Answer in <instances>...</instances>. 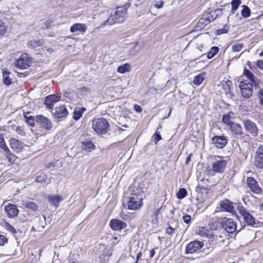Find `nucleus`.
<instances>
[{
	"mask_svg": "<svg viewBox=\"0 0 263 263\" xmlns=\"http://www.w3.org/2000/svg\"><path fill=\"white\" fill-rule=\"evenodd\" d=\"M130 195L128 198L127 205L130 210H138L143 205L141 191L135 186H132L128 190Z\"/></svg>",
	"mask_w": 263,
	"mask_h": 263,
	"instance_id": "f257e3e1",
	"label": "nucleus"
},
{
	"mask_svg": "<svg viewBox=\"0 0 263 263\" xmlns=\"http://www.w3.org/2000/svg\"><path fill=\"white\" fill-rule=\"evenodd\" d=\"M228 164V160L221 156H215L212 161V168L208 171V174L214 176L216 173L222 174Z\"/></svg>",
	"mask_w": 263,
	"mask_h": 263,
	"instance_id": "f03ea898",
	"label": "nucleus"
},
{
	"mask_svg": "<svg viewBox=\"0 0 263 263\" xmlns=\"http://www.w3.org/2000/svg\"><path fill=\"white\" fill-rule=\"evenodd\" d=\"M127 8L126 5L117 8L114 15L110 16L104 22V25H111L115 23L123 22L126 15Z\"/></svg>",
	"mask_w": 263,
	"mask_h": 263,
	"instance_id": "7ed1b4c3",
	"label": "nucleus"
},
{
	"mask_svg": "<svg viewBox=\"0 0 263 263\" xmlns=\"http://www.w3.org/2000/svg\"><path fill=\"white\" fill-rule=\"evenodd\" d=\"M92 127L98 134H105L109 130L108 121L102 118L94 119L92 122Z\"/></svg>",
	"mask_w": 263,
	"mask_h": 263,
	"instance_id": "20e7f679",
	"label": "nucleus"
},
{
	"mask_svg": "<svg viewBox=\"0 0 263 263\" xmlns=\"http://www.w3.org/2000/svg\"><path fill=\"white\" fill-rule=\"evenodd\" d=\"M239 213L243 217L245 222L248 225L254 226L256 221L255 218L242 206L238 207Z\"/></svg>",
	"mask_w": 263,
	"mask_h": 263,
	"instance_id": "39448f33",
	"label": "nucleus"
},
{
	"mask_svg": "<svg viewBox=\"0 0 263 263\" xmlns=\"http://www.w3.org/2000/svg\"><path fill=\"white\" fill-rule=\"evenodd\" d=\"M203 247V242L195 240L189 243L186 247V253L193 254L197 252Z\"/></svg>",
	"mask_w": 263,
	"mask_h": 263,
	"instance_id": "423d86ee",
	"label": "nucleus"
},
{
	"mask_svg": "<svg viewBox=\"0 0 263 263\" xmlns=\"http://www.w3.org/2000/svg\"><path fill=\"white\" fill-rule=\"evenodd\" d=\"M221 224L226 231L229 233H232L236 230V223L233 219L224 218Z\"/></svg>",
	"mask_w": 263,
	"mask_h": 263,
	"instance_id": "0eeeda50",
	"label": "nucleus"
},
{
	"mask_svg": "<svg viewBox=\"0 0 263 263\" xmlns=\"http://www.w3.org/2000/svg\"><path fill=\"white\" fill-rule=\"evenodd\" d=\"M36 122L40 126L46 130H49L52 128L51 121L43 115H37L36 117Z\"/></svg>",
	"mask_w": 263,
	"mask_h": 263,
	"instance_id": "6e6552de",
	"label": "nucleus"
},
{
	"mask_svg": "<svg viewBox=\"0 0 263 263\" xmlns=\"http://www.w3.org/2000/svg\"><path fill=\"white\" fill-rule=\"evenodd\" d=\"M9 145L11 148L16 153L22 152L26 146L23 142L14 138H11L9 139Z\"/></svg>",
	"mask_w": 263,
	"mask_h": 263,
	"instance_id": "1a4fd4ad",
	"label": "nucleus"
},
{
	"mask_svg": "<svg viewBox=\"0 0 263 263\" xmlns=\"http://www.w3.org/2000/svg\"><path fill=\"white\" fill-rule=\"evenodd\" d=\"M243 125L246 131L249 132L253 136H256L258 134V128L256 124L250 120L246 119L243 121Z\"/></svg>",
	"mask_w": 263,
	"mask_h": 263,
	"instance_id": "9d476101",
	"label": "nucleus"
},
{
	"mask_svg": "<svg viewBox=\"0 0 263 263\" xmlns=\"http://www.w3.org/2000/svg\"><path fill=\"white\" fill-rule=\"evenodd\" d=\"M254 165L258 168H263V145H260L254 158Z\"/></svg>",
	"mask_w": 263,
	"mask_h": 263,
	"instance_id": "9b49d317",
	"label": "nucleus"
},
{
	"mask_svg": "<svg viewBox=\"0 0 263 263\" xmlns=\"http://www.w3.org/2000/svg\"><path fill=\"white\" fill-rule=\"evenodd\" d=\"M30 59L27 54H22L17 60L16 66L20 69H26L29 66Z\"/></svg>",
	"mask_w": 263,
	"mask_h": 263,
	"instance_id": "f8f14e48",
	"label": "nucleus"
},
{
	"mask_svg": "<svg viewBox=\"0 0 263 263\" xmlns=\"http://www.w3.org/2000/svg\"><path fill=\"white\" fill-rule=\"evenodd\" d=\"M109 226L114 231H120L126 228L127 224L121 220L113 219L110 221Z\"/></svg>",
	"mask_w": 263,
	"mask_h": 263,
	"instance_id": "ddd939ff",
	"label": "nucleus"
},
{
	"mask_svg": "<svg viewBox=\"0 0 263 263\" xmlns=\"http://www.w3.org/2000/svg\"><path fill=\"white\" fill-rule=\"evenodd\" d=\"M219 208L221 211L232 213L234 210L233 203L228 199H223L219 202Z\"/></svg>",
	"mask_w": 263,
	"mask_h": 263,
	"instance_id": "4468645a",
	"label": "nucleus"
},
{
	"mask_svg": "<svg viewBox=\"0 0 263 263\" xmlns=\"http://www.w3.org/2000/svg\"><path fill=\"white\" fill-rule=\"evenodd\" d=\"M247 183L252 192L255 194H260L261 192V189L253 177H248L247 180Z\"/></svg>",
	"mask_w": 263,
	"mask_h": 263,
	"instance_id": "2eb2a0df",
	"label": "nucleus"
},
{
	"mask_svg": "<svg viewBox=\"0 0 263 263\" xmlns=\"http://www.w3.org/2000/svg\"><path fill=\"white\" fill-rule=\"evenodd\" d=\"M60 100V99L59 97L55 95H48L45 98L44 103L48 109L53 110L54 104Z\"/></svg>",
	"mask_w": 263,
	"mask_h": 263,
	"instance_id": "dca6fc26",
	"label": "nucleus"
},
{
	"mask_svg": "<svg viewBox=\"0 0 263 263\" xmlns=\"http://www.w3.org/2000/svg\"><path fill=\"white\" fill-rule=\"evenodd\" d=\"M212 142L217 148H222L227 145L228 140L223 136H214L212 139Z\"/></svg>",
	"mask_w": 263,
	"mask_h": 263,
	"instance_id": "f3484780",
	"label": "nucleus"
},
{
	"mask_svg": "<svg viewBox=\"0 0 263 263\" xmlns=\"http://www.w3.org/2000/svg\"><path fill=\"white\" fill-rule=\"evenodd\" d=\"M5 211L10 218L17 216L19 212L16 205L11 203H9L5 206Z\"/></svg>",
	"mask_w": 263,
	"mask_h": 263,
	"instance_id": "a211bd4d",
	"label": "nucleus"
},
{
	"mask_svg": "<svg viewBox=\"0 0 263 263\" xmlns=\"http://www.w3.org/2000/svg\"><path fill=\"white\" fill-rule=\"evenodd\" d=\"M48 202L55 208L59 206V203L64 200V198L59 195H48L47 196Z\"/></svg>",
	"mask_w": 263,
	"mask_h": 263,
	"instance_id": "6ab92c4d",
	"label": "nucleus"
},
{
	"mask_svg": "<svg viewBox=\"0 0 263 263\" xmlns=\"http://www.w3.org/2000/svg\"><path fill=\"white\" fill-rule=\"evenodd\" d=\"M68 114V111L65 106L61 105L55 108V111L54 114L56 118H65Z\"/></svg>",
	"mask_w": 263,
	"mask_h": 263,
	"instance_id": "aec40b11",
	"label": "nucleus"
},
{
	"mask_svg": "<svg viewBox=\"0 0 263 263\" xmlns=\"http://www.w3.org/2000/svg\"><path fill=\"white\" fill-rule=\"evenodd\" d=\"M87 30V26L85 24L76 23L70 27V31L72 33L78 31L84 33Z\"/></svg>",
	"mask_w": 263,
	"mask_h": 263,
	"instance_id": "412c9836",
	"label": "nucleus"
},
{
	"mask_svg": "<svg viewBox=\"0 0 263 263\" xmlns=\"http://www.w3.org/2000/svg\"><path fill=\"white\" fill-rule=\"evenodd\" d=\"M231 133L235 136H240L243 134L242 128L241 125L238 123H234L229 127Z\"/></svg>",
	"mask_w": 263,
	"mask_h": 263,
	"instance_id": "4be33fe9",
	"label": "nucleus"
},
{
	"mask_svg": "<svg viewBox=\"0 0 263 263\" xmlns=\"http://www.w3.org/2000/svg\"><path fill=\"white\" fill-rule=\"evenodd\" d=\"M95 148V146L90 140H86L82 143V148L87 152H90Z\"/></svg>",
	"mask_w": 263,
	"mask_h": 263,
	"instance_id": "5701e85b",
	"label": "nucleus"
},
{
	"mask_svg": "<svg viewBox=\"0 0 263 263\" xmlns=\"http://www.w3.org/2000/svg\"><path fill=\"white\" fill-rule=\"evenodd\" d=\"M86 108L84 107H76L73 111V119L76 121L79 120L82 116L83 112L86 111Z\"/></svg>",
	"mask_w": 263,
	"mask_h": 263,
	"instance_id": "b1692460",
	"label": "nucleus"
},
{
	"mask_svg": "<svg viewBox=\"0 0 263 263\" xmlns=\"http://www.w3.org/2000/svg\"><path fill=\"white\" fill-rule=\"evenodd\" d=\"M243 74L254 85V87L257 86L256 82L254 79V75L248 69L245 68L243 71Z\"/></svg>",
	"mask_w": 263,
	"mask_h": 263,
	"instance_id": "393cba45",
	"label": "nucleus"
},
{
	"mask_svg": "<svg viewBox=\"0 0 263 263\" xmlns=\"http://www.w3.org/2000/svg\"><path fill=\"white\" fill-rule=\"evenodd\" d=\"M205 73H199L194 77L193 83L196 85H200L205 79Z\"/></svg>",
	"mask_w": 263,
	"mask_h": 263,
	"instance_id": "a878e982",
	"label": "nucleus"
},
{
	"mask_svg": "<svg viewBox=\"0 0 263 263\" xmlns=\"http://www.w3.org/2000/svg\"><path fill=\"white\" fill-rule=\"evenodd\" d=\"M10 74V72L4 71L3 72V83L7 86H9L12 83V79L10 78L9 75Z\"/></svg>",
	"mask_w": 263,
	"mask_h": 263,
	"instance_id": "bb28decb",
	"label": "nucleus"
},
{
	"mask_svg": "<svg viewBox=\"0 0 263 263\" xmlns=\"http://www.w3.org/2000/svg\"><path fill=\"white\" fill-rule=\"evenodd\" d=\"M35 181L39 183H44L45 184H48V178L47 175L44 173H41L38 174L35 178Z\"/></svg>",
	"mask_w": 263,
	"mask_h": 263,
	"instance_id": "cd10ccee",
	"label": "nucleus"
},
{
	"mask_svg": "<svg viewBox=\"0 0 263 263\" xmlns=\"http://www.w3.org/2000/svg\"><path fill=\"white\" fill-rule=\"evenodd\" d=\"M252 87L250 86L247 88H243L241 89V92L242 96L245 98H249L252 95Z\"/></svg>",
	"mask_w": 263,
	"mask_h": 263,
	"instance_id": "c85d7f7f",
	"label": "nucleus"
},
{
	"mask_svg": "<svg viewBox=\"0 0 263 263\" xmlns=\"http://www.w3.org/2000/svg\"><path fill=\"white\" fill-rule=\"evenodd\" d=\"M231 114H233V113L229 112L228 114L224 115L222 117L223 123L227 124V126H229V127L231 125V124L234 123L231 120Z\"/></svg>",
	"mask_w": 263,
	"mask_h": 263,
	"instance_id": "c756f323",
	"label": "nucleus"
},
{
	"mask_svg": "<svg viewBox=\"0 0 263 263\" xmlns=\"http://www.w3.org/2000/svg\"><path fill=\"white\" fill-rule=\"evenodd\" d=\"M42 44L43 42L41 40H33L28 43V46L31 48H35L42 45Z\"/></svg>",
	"mask_w": 263,
	"mask_h": 263,
	"instance_id": "7c9ffc66",
	"label": "nucleus"
},
{
	"mask_svg": "<svg viewBox=\"0 0 263 263\" xmlns=\"http://www.w3.org/2000/svg\"><path fill=\"white\" fill-rule=\"evenodd\" d=\"M3 150L5 152L7 158L9 162H13L15 160V156L11 152L8 147Z\"/></svg>",
	"mask_w": 263,
	"mask_h": 263,
	"instance_id": "2f4dec72",
	"label": "nucleus"
},
{
	"mask_svg": "<svg viewBox=\"0 0 263 263\" xmlns=\"http://www.w3.org/2000/svg\"><path fill=\"white\" fill-rule=\"evenodd\" d=\"M219 48L216 46L212 47L207 54V58L211 59L213 58L218 52Z\"/></svg>",
	"mask_w": 263,
	"mask_h": 263,
	"instance_id": "473e14b6",
	"label": "nucleus"
},
{
	"mask_svg": "<svg viewBox=\"0 0 263 263\" xmlns=\"http://www.w3.org/2000/svg\"><path fill=\"white\" fill-rule=\"evenodd\" d=\"M130 70V65L128 64H125L122 65H120L117 69V72L120 73H124Z\"/></svg>",
	"mask_w": 263,
	"mask_h": 263,
	"instance_id": "72a5a7b5",
	"label": "nucleus"
},
{
	"mask_svg": "<svg viewBox=\"0 0 263 263\" xmlns=\"http://www.w3.org/2000/svg\"><path fill=\"white\" fill-rule=\"evenodd\" d=\"M242 8H243L241 11V14L242 17L244 18H247L249 17L250 16L251 13L249 8L246 5H243Z\"/></svg>",
	"mask_w": 263,
	"mask_h": 263,
	"instance_id": "f704fd0d",
	"label": "nucleus"
},
{
	"mask_svg": "<svg viewBox=\"0 0 263 263\" xmlns=\"http://www.w3.org/2000/svg\"><path fill=\"white\" fill-rule=\"evenodd\" d=\"M241 4V0H232L231 2L232 9L231 12L234 13Z\"/></svg>",
	"mask_w": 263,
	"mask_h": 263,
	"instance_id": "c9c22d12",
	"label": "nucleus"
},
{
	"mask_svg": "<svg viewBox=\"0 0 263 263\" xmlns=\"http://www.w3.org/2000/svg\"><path fill=\"white\" fill-rule=\"evenodd\" d=\"M25 208L35 212L37 210L38 206L34 202L30 201L25 203Z\"/></svg>",
	"mask_w": 263,
	"mask_h": 263,
	"instance_id": "e433bc0d",
	"label": "nucleus"
},
{
	"mask_svg": "<svg viewBox=\"0 0 263 263\" xmlns=\"http://www.w3.org/2000/svg\"><path fill=\"white\" fill-rule=\"evenodd\" d=\"M187 195V191L184 188H181L177 192L176 196L179 199H182L186 197Z\"/></svg>",
	"mask_w": 263,
	"mask_h": 263,
	"instance_id": "4c0bfd02",
	"label": "nucleus"
},
{
	"mask_svg": "<svg viewBox=\"0 0 263 263\" xmlns=\"http://www.w3.org/2000/svg\"><path fill=\"white\" fill-rule=\"evenodd\" d=\"M243 43H238L234 44L232 47V50L233 52H239L243 47Z\"/></svg>",
	"mask_w": 263,
	"mask_h": 263,
	"instance_id": "58836bf2",
	"label": "nucleus"
},
{
	"mask_svg": "<svg viewBox=\"0 0 263 263\" xmlns=\"http://www.w3.org/2000/svg\"><path fill=\"white\" fill-rule=\"evenodd\" d=\"M3 227L5 229L11 232V233L13 234L16 233V231L15 229V228L12 226H11L9 223L7 222H5Z\"/></svg>",
	"mask_w": 263,
	"mask_h": 263,
	"instance_id": "ea45409f",
	"label": "nucleus"
},
{
	"mask_svg": "<svg viewBox=\"0 0 263 263\" xmlns=\"http://www.w3.org/2000/svg\"><path fill=\"white\" fill-rule=\"evenodd\" d=\"M209 231L204 227H200L198 229V233L201 236H208Z\"/></svg>",
	"mask_w": 263,
	"mask_h": 263,
	"instance_id": "a19ab883",
	"label": "nucleus"
},
{
	"mask_svg": "<svg viewBox=\"0 0 263 263\" xmlns=\"http://www.w3.org/2000/svg\"><path fill=\"white\" fill-rule=\"evenodd\" d=\"M7 31V27L4 22L0 20V36L5 34Z\"/></svg>",
	"mask_w": 263,
	"mask_h": 263,
	"instance_id": "79ce46f5",
	"label": "nucleus"
},
{
	"mask_svg": "<svg viewBox=\"0 0 263 263\" xmlns=\"http://www.w3.org/2000/svg\"><path fill=\"white\" fill-rule=\"evenodd\" d=\"M26 122L31 126L33 127L34 126V118L32 116L27 117L25 115Z\"/></svg>",
	"mask_w": 263,
	"mask_h": 263,
	"instance_id": "37998d69",
	"label": "nucleus"
},
{
	"mask_svg": "<svg viewBox=\"0 0 263 263\" xmlns=\"http://www.w3.org/2000/svg\"><path fill=\"white\" fill-rule=\"evenodd\" d=\"M251 83H247L246 81H241L239 84L240 89H243V88H247L250 86H254V85H253V83L252 82Z\"/></svg>",
	"mask_w": 263,
	"mask_h": 263,
	"instance_id": "c03bdc74",
	"label": "nucleus"
},
{
	"mask_svg": "<svg viewBox=\"0 0 263 263\" xmlns=\"http://www.w3.org/2000/svg\"><path fill=\"white\" fill-rule=\"evenodd\" d=\"M7 147L8 146H7V145L5 142L4 137H3V136L1 134H0V147H1V148H2V149H4L5 148H6V147Z\"/></svg>",
	"mask_w": 263,
	"mask_h": 263,
	"instance_id": "a18cd8bd",
	"label": "nucleus"
},
{
	"mask_svg": "<svg viewBox=\"0 0 263 263\" xmlns=\"http://www.w3.org/2000/svg\"><path fill=\"white\" fill-rule=\"evenodd\" d=\"M259 100V103L263 106V88L260 89L257 93Z\"/></svg>",
	"mask_w": 263,
	"mask_h": 263,
	"instance_id": "49530a36",
	"label": "nucleus"
},
{
	"mask_svg": "<svg viewBox=\"0 0 263 263\" xmlns=\"http://www.w3.org/2000/svg\"><path fill=\"white\" fill-rule=\"evenodd\" d=\"M16 132L17 134L20 135H25V132L24 130V127L22 126H18L16 127Z\"/></svg>",
	"mask_w": 263,
	"mask_h": 263,
	"instance_id": "de8ad7c7",
	"label": "nucleus"
},
{
	"mask_svg": "<svg viewBox=\"0 0 263 263\" xmlns=\"http://www.w3.org/2000/svg\"><path fill=\"white\" fill-rule=\"evenodd\" d=\"M183 222L186 224L190 223L191 220V216L189 215H186L182 218Z\"/></svg>",
	"mask_w": 263,
	"mask_h": 263,
	"instance_id": "09e8293b",
	"label": "nucleus"
},
{
	"mask_svg": "<svg viewBox=\"0 0 263 263\" xmlns=\"http://www.w3.org/2000/svg\"><path fill=\"white\" fill-rule=\"evenodd\" d=\"M153 137L154 139V142L155 144H157L161 139V136L158 133H155Z\"/></svg>",
	"mask_w": 263,
	"mask_h": 263,
	"instance_id": "8fccbe9b",
	"label": "nucleus"
},
{
	"mask_svg": "<svg viewBox=\"0 0 263 263\" xmlns=\"http://www.w3.org/2000/svg\"><path fill=\"white\" fill-rule=\"evenodd\" d=\"M175 229L172 227L171 226L166 229V233L168 235H172L174 234Z\"/></svg>",
	"mask_w": 263,
	"mask_h": 263,
	"instance_id": "3c124183",
	"label": "nucleus"
},
{
	"mask_svg": "<svg viewBox=\"0 0 263 263\" xmlns=\"http://www.w3.org/2000/svg\"><path fill=\"white\" fill-rule=\"evenodd\" d=\"M228 32V29L226 28V27H224L222 29H219L217 30V34L218 35H220L221 34L226 33Z\"/></svg>",
	"mask_w": 263,
	"mask_h": 263,
	"instance_id": "603ef678",
	"label": "nucleus"
},
{
	"mask_svg": "<svg viewBox=\"0 0 263 263\" xmlns=\"http://www.w3.org/2000/svg\"><path fill=\"white\" fill-rule=\"evenodd\" d=\"M211 22L209 18L208 19H205L203 18H201L200 19L199 23L205 25L206 26L208 23H209Z\"/></svg>",
	"mask_w": 263,
	"mask_h": 263,
	"instance_id": "864d4df0",
	"label": "nucleus"
},
{
	"mask_svg": "<svg viewBox=\"0 0 263 263\" xmlns=\"http://www.w3.org/2000/svg\"><path fill=\"white\" fill-rule=\"evenodd\" d=\"M134 108L135 110L138 113H140L142 110L141 107L138 104H135L134 106Z\"/></svg>",
	"mask_w": 263,
	"mask_h": 263,
	"instance_id": "5fc2aeb1",
	"label": "nucleus"
},
{
	"mask_svg": "<svg viewBox=\"0 0 263 263\" xmlns=\"http://www.w3.org/2000/svg\"><path fill=\"white\" fill-rule=\"evenodd\" d=\"M257 65L260 69L263 70V60H258Z\"/></svg>",
	"mask_w": 263,
	"mask_h": 263,
	"instance_id": "6e6d98bb",
	"label": "nucleus"
},
{
	"mask_svg": "<svg viewBox=\"0 0 263 263\" xmlns=\"http://www.w3.org/2000/svg\"><path fill=\"white\" fill-rule=\"evenodd\" d=\"M142 257V252H139L137 253L136 255V260L135 263H138L139 259Z\"/></svg>",
	"mask_w": 263,
	"mask_h": 263,
	"instance_id": "4d7b16f0",
	"label": "nucleus"
},
{
	"mask_svg": "<svg viewBox=\"0 0 263 263\" xmlns=\"http://www.w3.org/2000/svg\"><path fill=\"white\" fill-rule=\"evenodd\" d=\"M80 91L81 92H87L88 91V89L87 87L84 86L81 88Z\"/></svg>",
	"mask_w": 263,
	"mask_h": 263,
	"instance_id": "13d9d810",
	"label": "nucleus"
},
{
	"mask_svg": "<svg viewBox=\"0 0 263 263\" xmlns=\"http://www.w3.org/2000/svg\"><path fill=\"white\" fill-rule=\"evenodd\" d=\"M155 254V252L154 249H152V250H151L150 252H149L150 258H153Z\"/></svg>",
	"mask_w": 263,
	"mask_h": 263,
	"instance_id": "bf43d9fd",
	"label": "nucleus"
},
{
	"mask_svg": "<svg viewBox=\"0 0 263 263\" xmlns=\"http://www.w3.org/2000/svg\"><path fill=\"white\" fill-rule=\"evenodd\" d=\"M192 156V154H190L189 155V156L187 157L186 161H185L186 164H188L189 163V162L191 160V158Z\"/></svg>",
	"mask_w": 263,
	"mask_h": 263,
	"instance_id": "052dcab7",
	"label": "nucleus"
},
{
	"mask_svg": "<svg viewBox=\"0 0 263 263\" xmlns=\"http://www.w3.org/2000/svg\"><path fill=\"white\" fill-rule=\"evenodd\" d=\"M226 84L227 85V88H228L229 89H230V86L232 84V82L231 81H229V80H228L226 83Z\"/></svg>",
	"mask_w": 263,
	"mask_h": 263,
	"instance_id": "680f3d73",
	"label": "nucleus"
},
{
	"mask_svg": "<svg viewBox=\"0 0 263 263\" xmlns=\"http://www.w3.org/2000/svg\"><path fill=\"white\" fill-rule=\"evenodd\" d=\"M162 5H163V3H161V4H156L155 5V7L157 8H160L162 7Z\"/></svg>",
	"mask_w": 263,
	"mask_h": 263,
	"instance_id": "e2e57ef3",
	"label": "nucleus"
},
{
	"mask_svg": "<svg viewBox=\"0 0 263 263\" xmlns=\"http://www.w3.org/2000/svg\"><path fill=\"white\" fill-rule=\"evenodd\" d=\"M259 56H260V57L263 56V51H261V52L259 53Z\"/></svg>",
	"mask_w": 263,
	"mask_h": 263,
	"instance_id": "0e129e2a",
	"label": "nucleus"
},
{
	"mask_svg": "<svg viewBox=\"0 0 263 263\" xmlns=\"http://www.w3.org/2000/svg\"><path fill=\"white\" fill-rule=\"evenodd\" d=\"M211 229H212V230H216V227H211Z\"/></svg>",
	"mask_w": 263,
	"mask_h": 263,
	"instance_id": "69168bd1",
	"label": "nucleus"
},
{
	"mask_svg": "<svg viewBox=\"0 0 263 263\" xmlns=\"http://www.w3.org/2000/svg\"><path fill=\"white\" fill-rule=\"evenodd\" d=\"M69 263H76V262L73 260H71V261H70Z\"/></svg>",
	"mask_w": 263,
	"mask_h": 263,
	"instance_id": "338daca9",
	"label": "nucleus"
},
{
	"mask_svg": "<svg viewBox=\"0 0 263 263\" xmlns=\"http://www.w3.org/2000/svg\"><path fill=\"white\" fill-rule=\"evenodd\" d=\"M114 239L117 240L118 239V237H114Z\"/></svg>",
	"mask_w": 263,
	"mask_h": 263,
	"instance_id": "774afa93",
	"label": "nucleus"
}]
</instances>
